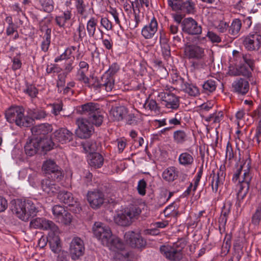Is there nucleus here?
I'll list each match as a JSON object with an SVG mask.
<instances>
[{"mask_svg": "<svg viewBox=\"0 0 261 261\" xmlns=\"http://www.w3.org/2000/svg\"><path fill=\"white\" fill-rule=\"evenodd\" d=\"M127 112L126 108L120 106L112 107L110 111V115L113 117L114 120L120 121L126 116Z\"/></svg>", "mask_w": 261, "mask_h": 261, "instance_id": "b1692460", "label": "nucleus"}, {"mask_svg": "<svg viewBox=\"0 0 261 261\" xmlns=\"http://www.w3.org/2000/svg\"><path fill=\"white\" fill-rule=\"evenodd\" d=\"M106 246L111 250L115 252L124 248L123 242L118 237L114 235L111 236Z\"/></svg>", "mask_w": 261, "mask_h": 261, "instance_id": "393cba45", "label": "nucleus"}, {"mask_svg": "<svg viewBox=\"0 0 261 261\" xmlns=\"http://www.w3.org/2000/svg\"><path fill=\"white\" fill-rule=\"evenodd\" d=\"M23 92L28 94L31 98L36 97L38 94V90L34 85L27 83L26 88L24 89Z\"/></svg>", "mask_w": 261, "mask_h": 261, "instance_id": "603ef678", "label": "nucleus"}, {"mask_svg": "<svg viewBox=\"0 0 261 261\" xmlns=\"http://www.w3.org/2000/svg\"><path fill=\"white\" fill-rule=\"evenodd\" d=\"M87 197L90 206L95 209L100 207L105 201L104 194L99 190L88 192Z\"/></svg>", "mask_w": 261, "mask_h": 261, "instance_id": "4468645a", "label": "nucleus"}, {"mask_svg": "<svg viewBox=\"0 0 261 261\" xmlns=\"http://www.w3.org/2000/svg\"><path fill=\"white\" fill-rule=\"evenodd\" d=\"M98 20L94 17H91L87 22L86 30L90 37L94 38Z\"/></svg>", "mask_w": 261, "mask_h": 261, "instance_id": "f704fd0d", "label": "nucleus"}, {"mask_svg": "<svg viewBox=\"0 0 261 261\" xmlns=\"http://www.w3.org/2000/svg\"><path fill=\"white\" fill-rule=\"evenodd\" d=\"M181 87L190 96H196L199 94V89L193 83H182Z\"/></svg>", "mask_w": 261, "mask_h": 261, "instance_id": "7c9ffc66", "label": "nucleus"}, {"mask_svg": "<svg viewBox=\"0 0 261 261\" xmlns=\"http://www.w3.org/2000/svg\"><path fill=\"white\" fill-rule=\"evenodd\" d=\"M73 136V134L65 128H60L56 130L52 136L56 143L60 142L62 144L70 142Z\"/></svg>", "mask_w": 261, "mask_h": 261, "instance_id": "f3484780", "label": "nucleus"}, {"mask_svg": "<svg viewBox=\"0 0 261 261\" xmlns=\"http://www.w3.org/2000/svg\"><path fill=\"white\" fill-rule=\"evenodd\" d=\"M87 86L93 88L95 90L99 92L106 91L107 92L111 91L114 88V83H104L100 84L99 83H85Z\"/></svg>", "mask_w": 261, "mask_h": 261, "instance_id": "c85d7f7f", "label": "nucleus"}, {"mask_svg": "<svg viewBox=\"0 0 261 261\" xmlns=\"http://www.w3.org/2000/svg\"><path fill=\"white\" fill-rule=\"evenodd\" d=\"M115 222L119 225L126 226L129 225L132 223V220L130 217L127 216V213L125 211L123 213L119 214L115 219Z\"/></svg>", "mask_w": 261, "mask_h": 261, "instance_id": "e433bc0d", "label": "nucleus"}, {"mask_svg": "<svg viewBox=\"0 0 261 261\" xmlns=\"http://www.w3.org/2000/svg\"><path fill=\"white\" fill-rule=\"evenodd\" d=\"M236 69V72L234 73L235 75H243L245 77L249 78L251 75V71L253 70V68L250 69L248 66L245 64H241L240 63Z\"/></svg>", "mask_w": 261, "mask_h": 261, "instance_id": "4c0bfd02", "label": "nucleus"}, {"mask_svg": "<svg viewBox=\"0 0 261 261\" xmlns=\"http://www.w3.org/2000/svg\"><path fill=\"white\" fill-rule=\"evenodd\" d=\"M127 213V216L130 217L132 220L133 218L138 216L141 212V209L137 206H133L130 207L128 210L126 211Z\"/></svg>", "mask_w": 261, "mask_h": 261, "instance_id": "4d7b16f0", "label": "nucleus"}, {"mask_svg": "<svg viewBox=\"0 0 261 261\" xmlns=\"http://www.w3.org/2000/svg\"><path fill=\"white\" fill-rule=\"evenodd\" d=\"M50 34L51 29L47 28L45 31V33L44 36V40L41 43V49L44 52L48 50L50 43Z\"/></svg>", "mask_w": 261, "mask_h": 261, "instance_id": "a18cd8bd", "label": "nucleus"}, {"mask_svg": "<svg viewBox=\"0 0 261 261\" xmlns=\"http://www.w3.org/2000/svg\"><path fill=\"white\" fill-rule=\"evenodd\" d=\"M44 218H36L32 220L30 223V226L34 228L42 229Z\"/></svg>", "mask_w": 261, "mask_h": 261, "instance_id": "13d9d810", "label": "nucleus"}, {"mask_svg": "<svg viewBox=\"0 0 261 261\" xmlns=\"http://www.w3.org/2000/svg\"><path fill=\"white\" fill-rule=\"evenodd\" d=\"M43 230H49L52 231L54 234L59 231L58 227L53 221L47 220L45 218L43 219V224L42 226Z\"/></svg>", "mask_w": 261, "mask_h": 261, "instance_id": "49530a36", "label": "nucleus"}, {"mask_svg": "<svg viewBox=\"0 0 261 261\" xmlns=\"http://www.w3.org/2000/svg\"><path fill=\"white\" fill-rule=\"evenodd\" d=\"M179 163L185 167L191 166L194 162L193 156L188 152H185L181 153L178 157Z\"/></svg>", "mask_w": 261, "mask_h": 261, "instance_id": "72a5a7b5", "label": "nucleus"}, {"mask_svg": "<svg viewBox=\"0 0 261 261\" xmlns=\"http://www.w3.org/2000/svg\"><path fill=\"white\" fill-rule=\"evenodd\" d=\"M179 11L187 13H194L195 11V4L191 0L182 2Z\"/></svg>", "mask_w": 261, "mask_h": 261, "instance_id": "58836bf2", "label": "nucleus"}, {"mask_svg": "<svg viewBox=\"0 0 261 261\" xmlns=\"http://www.w3.org/2000/svg\"><path fill=\"white\" fill-rule=\"evenodd\" d=\"M31 118L33 119V121L35 119L40 120L46 117V112L43 110H35L31 114Z\"/></svg>", "mask_w": 261, "mask_h": 261, "instance_id": "bf43d9fd", "label": "nucleus"}, {"mask_svg": "<svg viewBox=\"0 0 261 261\" xmlns=\"http://www.w3.org/2000/svg\"><path fill=\"white\" fill-rule=\"evenodd\" d=\"M72 204L68 205L69 210L75 214L79 213L82 210L80 203L74 199Z\"/></svg>", "mask_w": 261, "mask_h": 261, "instance_id": "0e129e2a", "label": "nucleus"}, {"mask_svg": "<svg viewBox=\"0 0 261 261\" xmlns=\"http://www.w3.org/2000/svg\"><path fill=\"white\" fill-rule=\"evenodd\" d=\"M76 7L77 12L83 15L85 12V5L84 4L83 0H75Z\"/></svg>", "mask_w": 261, "mask_h": 261, "instance_id": "774afa93", "label": "nucleus"}, {"mask_svg": "<svg viewBox=\"0 0 261 261\" xmlns=\"http://www.w3.org/2000/svg\"><path fill=\"white\" fill-rule=\"evenodd\" d=\"M42 170L48 175V177L57 181L61 180L63 176L61 168L51 160H47L44 162Z\"/></svg>", "mask_w": 261, "mask_h": 261, "instance_id": "20e7f679", "label": "nucleus"}, {"mask_svg": "<svg viewBox=\"0 0 261 261\" xmlns=\"http://www.w3.org/2000/svg\"><path fill=\"white\" fill-rule=\"evenodd\" d=\"M12 211L16 216L20 219L27 221H28V215H26L25 210L24 200L17 199L11 201Z\"/></svg>", "mask_w": 261, "mask_h": 261, "instance_id": "ddd939ff", "label": "nucleus"}, {"mask_svg": "<svg viewBox=\"0 0 261 261\" xmlns=\"http://www.w3.org/2000/svg\"><path fill=\"white\" fill-rule=\"evenodd\" d=\"M182 31L189 35H199L202 32V28L192 17L185 18L181 22Z\"/></svg>", "mask_w": 261, "mask_h": 261, "instance_id": "6e6552de", "label": "nucleus"}, {"mask_svg": "<svg viewBox=\"0 0 261 261\" xmlns=\"http://www.w3.org/2000/svg\"><path fill=\"white\" fill-rule=\"evenodd\" d=\"M90 158L89 164L91 166L95 168H99L102 166L103 158L100 153L97 152L92 153V154H91Z\"/></svg>", "mask_w": 261, "mask_h": 261, "instance_id": "2f4dec72", "label": "nucleus"}, {"mask_svg": "<svg viewBox=\"0 0 261 261\" xmlns=\"http://www.w3.org/2000/svg\"><path fill=\"white\" fill-rule=\"evenodd\" d=\"M51 250L55 253L60 250V239L58 236H55L48 241Z\"/></svg>", "mask_w": 261, "mask_h": 261, "instance_id": "864d4df0", "label": "nucleus"}, {"mask_svg": "<svg viewBox=\"0 0 261 261\" xmlns=\"http://www.w3.org/2000/svg\"><path fill=\"white\" fill-rule=\"evenodd\" d=\"M251 180V176L249 171L245 170L243 174V180L239 181V190L237 192V199L239 204L241 202V201L246 197L248 193Z\"/></svg>", "mask_w": 261, "mask_h": 261, "instance_id": "9d476101", "label": "nucleus"}, {"mask_svg": "<svg viewBox=\"0 0 261 261\" xmlns=\"http://www.w3.org/2000/svg\"><path fill=\"white\" fill-rule=\"evenodd\" d=\"M114 256V261H129V253L128 251L124 250H119L116 251Z\"/></svg>", "mask_w": 261, "mask_h": 261, "instance_id": "79ce46f5", "label": "nucleus"}, {"mask_svg": "<svg viewBox=\"0 0 261 261\" xmlns=\"http://www.w3.org/2000/svg\"><path fill=\"white\" fill-rule=\"evenodd\" d=\"M119 69V66L117 63H113L101 76L102 81L103 82H115L116 74Z\"/></svg>", "mask_w": 261, "mask_h": 261, "instance_id": "5701e85b", "label": "nucleus"}, {"mask_svg": "<svg viewBox=\"0 0 261 261\" xmlns=\"http://www.w3.org/2000/svg\"><path fill=\"white\" fill-rule=\"evenodd\" d=\"M261 220V203H259L256 208L255 213L252 216V223L255 225L259 224Z\"/></svg>", "mask_w": 261, "mask_h": 261, "instance_id": "6e6d98bb", "label": "nucleus"}, {"mask_svg": "<svg viewBox=\"0 0 261 261\" xmlns=\"http://www.w3.org/2000/svg\"><path fill=\"white\" fill-rule=\"evenodd\" d=\"M71 54V49H66L62 54L55 58V62H58L60 61L70 59Z\"/></svg>", "mask_w": 261, "mask_h": 261, "instance_id": "e2e57ef3", "label": "nucleus"}, {"mask_svg": "<svg viewBox=\"0 0 261 261\" xmlns=\"http://www.w3.org/2000/svg\"><path fill=\"white\" fill-rule=\"evenodd\" d=\"M79 111L86 116L85 119L91 121L95 126H100L103 121V116L100 114L99 106L97 103L88 102L82 105Z\"/></svg>", "mask_w": 261, "mask_h": 261, "instance_id": "f257e3e1", "label": "nucleus"}, {"mask_svg": "<svg viewBox=\"0 0 261 261\" xmlns=\"http://www.w3.org/2000/svg\"><path fill=\"white\" fill-rule=\"evenodd\" d=\"M144 107L145 109H148L151 111L154 112L159 111L160 108L158 106L156 101L153 99L147 98L145 103L144 104Z\"/></svg>", "mask_w": 261, "mask_h": 261, "instance_id": "3c124183", "label": "nucleus"}, {"mask_svg": "<svg viewBox=\"0 0 261 261\" xmlns=\"http://www.w3.org/2000/svg\"><path fill=\"white\" fill-rule=\"evenodd\" d=\"M93 231L94 236L101 242L103 246L108 244L111 236L113 235L109 226L99 222H95L93 225Z\"/></svg>", "mask_w": 261, "mask_h": 261, "instance_id": "7ed1b4c3", "label": "nucleus"}, {"mask_svg": "<svg viewBox=\"0 0 261 261\" xmlns=\"http://www.w3.org/2000/svg\"><path fill=\"white\" fill-rule=\"evenodd\" d=\"M158 30V22L154 17L150 21L149 25H145L142 30V35L146 39L151 38Z\"/></svg>", "mask_w": 261, "mask_h": 261, "instance_id": "4be33fe9", "label": "nucleus"}, {"mask_svg": "<svg viewBox=\"0 0 261 261\" xmlns=\"http://www.w3.org/2000/svg\"><path fill=\"white\" fill-rule=\"evenodd\" d=\"M82 145L84 149L91 154L95 153V151L97 150L98 148L97 144L94 141H86L82 143Z\"/></svg>", "mask_w": 261, "mask_h": 261, "instance_id": "c03bdc74", "label": "nucleus"}, {"mask_svg": "<svg viewBox=\"0 0 261 261\" xmlns=\"http://www.w3.org/2000/svg\"><path fill=\"white\" fill-rule=\"evenodd\" d=\"M65 211H66L65 208L59 205H56L52 208V212L56 219L59 218V216H60L63 213H65Z\"/></svg>", "mask_w": 261, "mask_h": 261, "instance_id": "052dcab7", "label": "nucleus"}, {"mask_svg": "<svg viewBox=\"0 0 261 261\" xmlns=\"http://www.w3.org/2000/svg\"><path fill=\"white\" fill-rule=\"evenodd\" d=\"M160 251L167 259L171 261H179L183 257L182 249H176L171 246H161Z\"/></svg>", "mask_w": 261, "mask_h": 261, "instance_id": "9b49d317", "label": "nucleus"}, {"mask_svg": "<svg viewBox=\"0 0 261 261\" xmlns=\"http://www.w3.org/2000/svg\"><path fill=\"white\" fill-rule=\"evenodd\" d=\"M231 204L230 203L224 204L222 207L221 215L219 219V223L221 225H225L227 222V217L230 213Z\"/></svg>", "mask_w": 261, "mask_h": 261, "instance_id": "37998d69", "label": "nucleus"}, {"mask_svg": "<svg viewBox=\"0 0 261 261\" xmlns=\"http://www.w3.org/2000/svg\"><path fill=\"white\" fill-rule=\"evenodd\" d=\"M261 36L257 34H249L243 40V44L248 50L258 49L260 46Z\"/></svg>", "mask_w": 261, "mask_h": 261, "instance_id": "dca6fc26", "label": "nucleus"}, {"mask_svg": "<svg viewBox=\"0 0 261 261\" xmlns=\"http://www.w3.org/2000/svg\"><path fill=\"white\" fill-rule=\"evenodd\" d=\"M24 110L20 107H12L8 109L5 113V117L10 123L15 122L17 125H23L24 123L20 121V118L22 116ZM28 121H26L24 124L27 125Z\"/></svg>", "mask_w": 261, "mask_h": 261, "instance_id": "0eeeda50", "label": "nucleus"}, {"mask_svg": "<svg viewBox=\"0 0 261 261\" xmlns=\"http://www.w3.org/2000/svg\"><path fill=\"white\" fill-rule=\"evenodd\" d=\"M71 12L67 10L63 13V15L56 16L55 20L60 27H64L66 21L71 19Z\"/></svg>", "mask_w": 261, "mask_h": 261, "instance_id": "a19ab883", "label": "nucleus"}, {"mask_svg": "<svg viewBox=\"0 0 261 261\" xmlns=\"http://www.w3.org/2000/svg\"><path fill=\"white\" fill-rule=\"evenodd\" d=\"M52 126L48 123H43L33 126L31 132L34 137H45V135L51 132Z\"/></svg>", "mask_w": 261, "mask_h": 261, "instance_id": "412c9836", "label": "nucleus"}, {"mask_svg": "<svg viewBox=\"0 0 261 261\" xmlns=\"http://www.w3.org/2000/svg\"><path fill=\"white\" fill-rule=\"evenodd\" d=\"M242 27V22L240 19H233L230 25H228V33L231 38H236L239 34Z\"/></svg>", "mask_w": 261, "mask_h": 261, "instance_id": "a878e982", "label": "nucleus"}, {"mask_svg": "<svg viewBox=\"0 0 261 261\" xmlns=\"http://www.w3.org/2000/svg\"><path fill=\"white\" fill-rule=\"evenodd\" d=\"M134 17L131 19L129 22V27L130 29L137 28L140 22V10L134 9Z\"/></svg>", "mask_w": 261, "mask_h": 261, "instance_id": "8fccbe9b", "label": "nucleus"}, {"mask_svg": "<svg viewBox=\"0 0 261 261\" xmlns=\"http://www.w3.org/2000/svg\"><path fill=\"white\" fill-rule=\"evenodd\" d=\"M146 182L144 179L140 180L138 184L137 190L139 194L144 196L146 194Z\"/></svg>", "mask_w": 261, "mask_h": 261, "instance_id": "680f3d73", "label": "nucleus"}, {"mask_svg": "<svg viewBox=\"0 0 261 261\" xmlns=\"http://www.w3.org/2000/svg\"><path fill=\"white\" fill-rule=\"evenodd\" d=\"M85 251V246L83 241L79 237L72 239L69 248V252L73 260H77L82 256Z\"/></svg>", "mask_w": 261, "mask_h": 261, "instance_id": "1a4fd4ad", "label": "nucleus"}, {"mask_svg": "<svg viewBox=\"0 0 261 261\" xmlns=\"http://www.w3.org/2000/svg\"><path fill=\"white\" fill-rule=\"evenodd\" d=\"M232 55L236 61H239L241 64H245L250 69L253 67L254 58L251 54H243L234 50L232 52Z\"/></svg>", "mask_w": 261, "mask_h": 261, "instance_id": "a211bd4d", "label": "nucleus"}, {"mask_svg": "<svg viewBox=\"0 0 261 261\" xmlns=\"http://www.w3.org/2000/svg\"><path fill=\"white\" fill-rule=\"evenodd\" d=\"M25 201V210L26 215H28V220L30 217H34L37 215L39 212L38 207L36 205V203L34 202L30 199H24Z\"/></svg>", "mask_w": 261, "mask_h": 261, "instance_id": "cd10ccee", "label": "nucleus"}, {"mask_svg": "<svg viewBox=\"0 0 261 261\" xmlns=\"http://www.w3.org/2000/svg\"><path fill=\"white\" fill-rule=\"evenodd\" d=\"M58 193V198L60 202L67 205L72 204V203L74 202V199L70 192L63 191H59Z\"/></svg>", "mask_w": 261, "mask_h": 261, "instance_id": "473e14b6", "label": "nucleus"}, {"mask_svg": "<svg viewBox=\"0 0 261 261\" xmlns=\"http://www.w3.org/2000/svg\"><path fill=\"white\" fill-rule=\"evenodd\" d=\"M187 56L190 59L202 60L204 57V49L197 45H190L186 48Z\"/></svg>", "mask_w": 261, "mask_h": 261, "instance_id": "aec40b11", "label": "nucleus"}, {"mask_svg": "<svg viewBox=\"0 0 261 261\" xmlns=\"http://www.w3.org/2000/svg\"><path fill=\"white\" fill-rule=\"evenodd\" d=\"M233 91L242 95L246 94L249 89V83H233Z\"/></svg>", "mask_w": 261, "mask_h": 261, "instance_id": "c9c22d12", "label": "nucleus"}, {"mask_svg": "<svg viewBox=\"0 0 261 261\" xmlns=\"http://www.w3.org/2000/svg\"><path fill=\"white\" fill-rule=\"evenodd\" d=\"M57 221L65 225H69L72 220V216L68 211H65L60 216H59Z\"/></svg>", "mask_w": 261, "mask_h": 261, "instance_id": "09e8293b", "label": "nucleus"}, {"mask_svg": "<svg viewBox=\"0 0 261 261\" xmlns=\"http://www.w3.org/2000/svg\"><path fill=\"white\" fill-rule=\"evenodd\" d=\"M206 36L213 42L219 43L221 41V38L213 32L208 31Z\"/></svg>", "mask_w": 261, "mask_h": 261, "instance_id": "338daca9", "label": "nucleus"}, {"mask_svg": "<svg viewBox=\"0 0 261 261\" xmlns=\"http://www.w3.org/2000/svg\"><path fill=\"white\" fill-rule=\"evenodd\" d=\"M38 137H33L29 139L26 143L24 148L25 153L29 156H33L40 149Z\"/></svg>", "mask_w": 261, "mask_h": 261, "instance_id": "6ab92c4d", "label": "nucleus"}, {"mask_svg": "<svg viewBox=\"0 0 261 261\" xmlns=\"http://www.w3.org/2000/svg\"><path fill=\"white\" fill-rule=\"evenodd\" d=\"M124 238L126 242L132 248H142L146 245L145 240L141 234L133 231H129L124 234Z\"/></svg>", "mask_w": 261, "mask_h": 261, "instance_id": "423d86ee", "label": "nucleus"}, {"mask_svg": "<svg viewBox=\"0 0 261 261\" xmlns=\"http://www.w3.org/2000/svg\"><path fill=\"white\" fill-rule=\"evenodd\" d=\"M174 141L178 144H182L188 140V135L183 130H177L173 133Z\"/></svg>", "mask_w": 261, "mask_h": 261, "instance_id": "ea45409f", "label": "nucleus"}, {"mask_svg": "<svg viewBox=\"0 0 261 261\" xmlns=\"http://www.w3.org/2000/svg\"><path fill=\"white\" fill-rule=\"evenodd\" d=\"M58 181L50 177L43 179L41 182L42 191L50 196H53L60 191V186L56 183Z\"/></svg>", "mask_w": 261, "mask_h": 261, "instance_id": "f8f14e48", "label": "nucleus"}, {"mask_svg": "<svg viewBox=\"0 0 261 261\" xmlns=\"http://www.w3.org/2000/svg\"><path fill=\"white\" fill-rule=\"evenodd\" d=\"M178 172L175 167H170L163 172L162 177L164 180L168 182L173 181L178 176Z\"/></svg>", "mask_w": 261, "mask_h": 261, "instance_id": "c756f323", "label": "nucleus"}, {"mask_svg": "<svg viewBox=\"0 0 261 261\" xmlns=\"http://www.w3.org/2000/svg\"><path fill=\"white\" fill-rule=\"evenodd\" d=\"M76 123L78 125V129L76 130L75 133L80 138H88L94 132L93 125L95 124H93L91 121L82 117L77 119Z\"/></svg>", "mask_w": 261, "mask_h": 261, "instance_id": "f03ea898", "label": "nucleus"}, {"mask_svg": "<svg viewBox=\"0 0 261 261\" xmlns=\"http://www.w3.org/2000/svg\"><path fill=\"white\" fill-rule=\"evenodd\" d=\"M43 10L47 13H50L54 10V2L53 0H40Z\"/></svg>", "mask_w": 261, "mask_h": 261, "instance_id": "5fc2aeb1", "label": "nucleus"}, {"mask_svg": "<svg viewBox=\"0 0 261 261\" xmlns=\"http://www.w3.org/2000/svg\"><path fill=\"white\" fill-rule=\"evenodd\" d=\"M100 23L108 31L112 30L113 29L112 22L107 17L101 18Z\"/></svg>", "mask_w": 261, "mask_h": 261, "instance_id": "69168bd1", "label": "nucleus"}, {"mask_svg": "<svg viewBox=\"0 0 261 261\" xmlns=\"http://www.w3.org/2000/svg\"><path fill=\"white\" fill-rule=\"evenodd\" d=\"M74 36L76 37L75 39L77 41H82L83 39L86 37L85 25L83 23H79L76 32L74 33Z\"/></svg>", "mask_w": 261, "mask_h": 261, "instance_id": "de8ad7c7", "label": "nucleus"}, {"mask_svg": "<svg viewBox=\"0 0 261 261\" xmlns=\"http://www.w3.org/2000/svg\"><path fill=\"white\" fill-rule=\"evenodd\" d=\"M158 97L161 104L167 109L177 110L180 105L179 97L170 92H161Z\"/></svg>", "mask_w": 261, "mask_h": 261, "instance_id": "39448f33", "label": "nucleus"}, {"mask_svg": "<svg viewBox=\"0 0 261 261\" xmlns=\"http://www.w3.org/2000/svg\"><path fill=\"white\" fill-rule=\"evenodd\" d=\"M225 166H221L216 174L214 170H213L210 175V178H212L211 181L212 190L215 193L217 192L219 187L223 184L225 177Z\"/></svg>", "mask_w": 261, "mask_h": 261, "instance_id": "2eb2a0df", "label": "nucleus"}, {"mask_svg": "<svg viewBox=\"0 0 261 261\" xmlns=\"http://www.w3.org/2000/svg\"><path fill=\"white\" fill-rule=\"evenodd\" d=\"M39 141L40 149L43 151H48L52 149L54 147H57L56 143L53 140V137L51 138L38 137Z\"/></svg>", "mask_w": 261, "mask_h": 261, "instance_id": "bb28decb", "label": "nucleus"}]
</instances>
